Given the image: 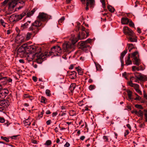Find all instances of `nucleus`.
Masks as SVG:
<instances>
[{"mask_svg": "<svg viewBox=\"0 0 147 147\" xmlns=\"http://www.w3.org/2000/svg\"><path fill=\"white\" fill-rule=\"evenodd\" d=\"M69 75V78L72 79H75L76 77V73L75 71L70 72Z\"/></svg>", "mask_w": 147, "mask_h": 147, "instance_id": "obj_17", "label": "nucleus"}, {"mask_svg": "<svg viewBox=\"0 0 147 147\" xmlns=\"http://www.w3.org/2000/svg\"><path fill=\"white\" fill-rule=\"evenodd\" d=\"M124 56H121L120 57V59L121 62V67L123 68V67L124 65V61L123 60Z\"/></svg>", "mask_w": 147, "mask_h": 147, "instance_id": "obj_33", "label": "nucleus"}, {"mask_svg": "<svg viewBox=\"0 0 147 147\" xmlns=\"http://www.w3.org/2000/svg\"><path fill=\"white\" fill-rule=\"evenodd\" d=\"M11 19H12L13 20H12V21H15L16 20H17V16L16 15L13 14L11 15L10 17V19L11 20Z\"/></svg>", "mask_w": 147, "mask_h": 147, "instance_id": "obj_36", "label": "nucleus"}, {"mask_svg": "<svg viewBox=\"0 0 147 147\" xmlns=\"http://www.w3.org/2000/svg\"><path fill=\"white\" fill-rule=\"evenodd\" d=\"M144 118L145 121L146 122H147V113H146L144 114Z\"/></svg>", "mask_w": 147, "mask_h": 147, "instance_id": "obj_62", "label": "nucleus"}, {"mask_svg": "<svg viewBox=\"0 0 147 147\" xmlns=\"http://www.w3.org/2000/svg\"><path fill=\"white\" fill-rule=\"evenodd\" d=\"M139 53L138 52V51H136L133 53L132 55H139Z\"/></svg>", "mask_w": 147, "mask_h": 147, "instance_id": "obj_59", "label": "nucleus"}, {"mask_svg": "<svg viewBox=\"0 0 147 147\" xmlns=\"http://www.w3.org/2000/svg\"><path fill=\"white\" fill-rule=\"evenodd\" d=\"M41 49L38 48L36 49L35 47L33 45L27 46L26 44H24L18 50L17 55H21L25 54H31L32 53L35 52V54L33 55H42Z\"/></svg>", "mask_w": 147, "mask_h": 147, "instance_id": "obj_1", "label": "nucleus"}, {"mask_svg": "<svg viewBox=\"0 0 147 147\" xmlns=\"http://www.w3.org/2000/svg\"><path fill=\"white\" fill-rule=\"evenodd\" d=\"M86 1V10H88V6L89 5H91L92 6V5H93L94 3V0H85V1ZM85 3H83L84 4H85Z\"/></svg>", "mask_w": 147, "mask_h": 147, "instance_id": "obj_15", "label": "nucleus"}, {"mask_svg": "<svg viewBox=\"0 0 147 147\" xmlns=\"http://www.w3.org/2000/svg\"><path fill=\"white\" fill-rule=\"evenodd\" d=\"M128 23H129V25L130 26L133 27H134V24L131 20H129Z\"/></svg>", "mask_w": 147, "mask_h": 147, "instance_id": "obj_48", "label": "nucleus"}, {"mask_svg": "<svg viewBox=\"0 0 147 147\" xmlns=\"http://www.w3.org/2000/svg\"><path fill=\"white\" fill-rule=\"evenodd\" d=\"M51 120L50 119H49L47 121L46 123L47 125H49L51 124Z\"/></svg>", "mask_w": 147, "mask_h": 147, "instance_id": "obj_63", "label": "nucleus"}, {"mask_svg": "<svg viewBox=\"0 0 147 147\" xmlns=\"http://www.w3.org/2000/svg\"><path fill=\"white\" fill-rule=\"evenodd\" d=\"M52 143L51 141V140H47L45 144V145H46L47 146H49Z\"/></svg>", "mask_w": 147, "mask_h": 147, "instance_id": "obj_44", "label": "nucleus"}, {"mask_svg": "<svg viewBox=\"0 0 147 147\" xmlns=\"http://www.w3.org/2000/svg\"><path fill=\"white\" fill-rule=\"evenodd\" d=\"M129 132L128 130H126L124 133V136L125 137H126L129 134Z\"/></svg>", "mask_w": 147, "mask_h": 147, "instance_id": "obj_57", "label": "nucleus"}, {"mask_svg": "<svg viewBox=\"0 0 147 147\" xmlns=\"http://www.w3.org/2000/svg\"><path fill=\"white\" fill-rule=\"evenodd\" d=\"M76 84L75 83H72L71 84L69 89V93L72 94L73 93L74 90L76 87Z\"/></svg>", "mask_w": 147, "mask_h": 147, "instance_id": "obj_16", "label": "nucleus"}, {"mask_svg": "<svg viewBox=\"0 0 147 147\" xmlns=\"http://www.w3.org/2000/svg\"><path fill=\"white\" fill-rule=\"evenodd\" d=\"M5 120L4 118L1 117L0 116V122L3 123L5 122Z\"/></svg>", "mask_w": 147, "mask_h": 147, "instance_id": "obj_56", "label": "nucleus"}, {"mask_svg": "<svg viewBox=\"0 0 147 147\" xmlns=\"http://www.w3.org/2000/svg\"><path fill=\"white\" fill-rule=\"evenodd\" d=\"M36 9L35 8L33 9L31 11L27 13V16L30 17L34 13Z\"/></svg>", "mask_w": 147, "mask_h": 147, "instance_id": "obj_26", "label": "nucleus"}, {"mask_svg": "<svg viewBox=\"0 0 147 147\" xmlns=\"http://www.w3.org/2000/svg\"><path fill=\"white\" fill-rule=\"evenodd\" d=\"M76 112L73 110H71L69 111V114L70 116H73L76 115Z\"/></svg>", "mask_w": 147, "mask_h": 147, "instance_id": "obj_46", "label": "nucleus"}, {"mask_svg": "<svg viewBox=\"0 0 147 147\" xmlns=\"http://www.w3.org/2000/svg\"><path fill=\"white\" fill-rule=\"evenodd\" d=\"M129 20L127 18H123L121 19V23L123 24H127L129 23Z\"/></svg>", "mask_w": 147, "mask_h": 147, "instance_id": "obj_18", "label": "nucleus"}, {"mask_svg": "<svg viewBox=\"0 0 147 147\" xmlns=\"http://www.w3.org/2000/svg\"><path fill=\"white\" fill-rule=\"evenodd\" d=\"M131 56H128L127 58L125 60V65H128L132 64V61L130 59Z\"/></svg>", "mask_w": 147, "mask_h": 147, "instance_id": "obj_19", "label": "nucleus"}, {"mask_svg": "<svg viewBox=\"0 0 147 147\" xmlns=\"http://www.w3.org/2000/svg\"><path fill=\"white\" fill-rule=\"evenodd\" d=\"M76 69L78 71L79 75H83V71H82L81 68L80 67H76Z\"/></svg>", "mask_w": 147, "mask_h": 147, "instance_id": "obj_25", "label": "nucleus"}, {"mask_svg": "<svg viewBox=\"0 0 147 147\" xmlns=\"http://www.w3.org/2000/svg\"><path fill=\"white\" fill-rule=\"evenodd\" d=\"M103 139L105 142H109V141L112 140V138L109 136H104L103 137Z\"/></svg>", "mask_w": 147, "mask_h": 147, "instance_id": "obj_20", "label": "nucleus"}, {"mask_svg": "<svg viewBox=\"0 0 147 147\" xmlns=\"http://www.w3.org/2000/svg\"><path fill=\"white\" fill-rule=\"evenodd\" d=\"M86 99L84 98L82 100L79 102L78 103V104L80 106H82L84 104H86L87 103V102L86 101Z\"/></svg>", "mask_w": 147, "mask_h": 147, "instance_id": "obj_23", "label": "nucleus"}, {"mask_svg": "<svg viewBox=\"0 0 147 147\" xmlns=\"http://www.w3.org/2000/svg\"><path fill=\"white\" fill-rule=\"evenodd\" d=\"M136 92L139 93L140 95H142V92L139 89L136 90Z\"/></svg>", "mask_w": 147, "mask_h": 147, "instance_id": "obj_60", "label": "nucleus"}, {"mask_svg": "<svg viewBox=\"0 0 147 147\" xmlns=\"http://www.w3.org/2000/svg\"><path fill=\"white\" fill-rule=\"evenodd\" d=\"M128 84L129 86L133 87L135 84H134L132 83V80H130L128 82Z\"/></svg>", "mask_w": 147, "mask_h": 147, "instance_id": "obj_49", "label": "nucleus"}, {"mask_svg": "<svg viewBox=\"0 0 147 147\" xmlns=\"http://www.w3.org/2000/svg\"><path fill=\"white\" fill-rule=\"evenodd\" d=\"M127 52V49H126L121 54V55H125Z\"/></svg>", "mask_w": 147, "mask_h": 147, "instance_id": "obj_54", "label": "nucleus"}, {"mask_svg": "<svg viewBox=\"0 0 147 147\" xmlns=\"http://www.w3.org/2000/svg\"><path fill=\"white\" fill-rule=\"evenodd\" d=\"M92 41V40L88 39L86 40L83 41H81L79 42V48L84 51L88 49L89 48V45L88 44L90 43Z\"/></svg>", "mask_w": 147, "mask_h": 147, "instance_id": "obj_4", "label": "nucleus"}, {"mask_svg": "<svg viewBox=\"0 0 147 147\" xmlns=\"http://www.w3.org/2000/svg\"><path fill=\"white\" fill-rule=\"evenodd\" d=\"M65 19L64 17L63 16L61 17L58 21L59 23L60 24V23H63V22Z\"/></svg>", "mask_w": 147, "mask_h": 147, "instance_id": "obj_45", "label": "nucleus"}, {"mask_svg": "<svg viewBox=\"0 0 147 147\" xmlns=\"http://www.w3.org/2000/svg\"><path fill=\"white\" fill-rule=\"evenodd\" d=\"M123 30V33L128 36H132L134 33V32L127 26L124 27Z\"/></svg>", "mask_w": 147, "mask_h": 147, "instance_id": "obj_7", "label": "nucleus"}, {"mask_svg": "<svg viewBox=\"0 0 147 147\" xmlns=\"http://www.w3.org/2000/svg\"><path fill=\"white\" fill-rule=\"evenodd\" d=\"M24 96L25 98H28L31 100H32L34 99L33 97L32 96H30L29 94H24Z\"/></svg>", "mask_w": 147, "mask_h": 147, "instance_id": "obj_27", "label": "nucleus"}, {"mask_svg": "<svg viewBox=\"0 0 147 147\" xmlns=\"http://www.w3.org/2000/svg\"><path fill=\"white\" fill-rule=\"evenodd\" d=\"M143 112L141 110H139L138 111V114L137 116L138 117H140L143 118Z\"/></svg>", "mask_w": 147, "mask_h": 147, "instance_id": "obj_37", "label": "nucleus"}, {"mask_svg": "<svg viewBox=\"0 0 147 147\" xmlns=\"http://www.w3.org/2000/svg\"><path fill=\"white\" fill-rule=\"evenodd\" d=\"M85 32L86 34V35L85 33L84 32H82L81 34L79 33L78 36V39L82 40L87 37L89 35V33L87 30H85Z\"/></svg>", "mask_w": 147, "mask_h": 147, "instance_id": "obj_11", "label": "nucleus"}, {"mask_svg": "<svg viewBox=\"0 0 147 147\" xmlns=\"http://www.w3.org/2000/svg\"><path fill=\"white\" fill-rule=\"evenodd\" d=\"M108 9L109 11L111 13L115 11V9L111 6H108Z\"/></svg>", "mask_w": 147, "mask_h": 147, "instance_id": "obj_38", "label": "nucleus"}, {"mask_svg": "<svg viewBox=\"0 0 147 147\" xmlns=\"http://www.w3.org/2000/svg\"><path fill=\"white\" fill-rule=\"evenodd\" d=\"M31 22L29 21H28L26 22L25 23L21 25V27L23 28V29H24L27 27L28 26Z\"/></svg>", "mask_w": 147, "mask_h": 147, "instance_id": "obj_24", "label": "nucleus"}, {"mask_svg": "<svg viewBox=\"0 0 147 147\" xmlns=\"http://www.w3.org/2000/svg\"><path fill=\"white\" fill-rule=\"evenodd\" d=\"M37 58L36 59V61H34L38 63H41L42 62L46 59L45 56H36Z\"/></svg>", "mask_w": 147, "mask_h": 147, "instance_id": "obj_12", "label": "nucleus"}, {"mask_svg": "<svg viewBox=\"0 0 147 147\" xmlns=\"http://www.w3.org/2000/svg\"><path fill=\"white\" fill-rule=\"evenodd\" d=\"M39 20L42 21H45L48 18L47 15L44 13H40L38 16Z\"/></svg>", "mask_w": 147, "mask_h": 147, "instance_id": "obj_9", "label": "nucleus"}, {"mask_svg": "<svg viewBox=\"0 0 147 147\" xmlns=\"http://www.w3.org/2000/svg\"><path fill=\"white\" fill-rule=\"evenodd\" d=\"M139 80L140 81L145 82L147 81V75H142L139 78Z\"/></svg>", "mask_w": 147, "mask_h": 147, "instance_id": "obj_21", "label": "nucleus"}, {"mask_svg": "<svg viewBox=\"0 0 147 147\" xmlns=\"http://www.w3.org/2000/svg\"><path fill=\"white\" fill-rule=\"evenodd\" d=\"M0 23L4 27H5V23L3 20L2 19L0 20Z\"/></svg>", "mask_w": 147, "mask_h": 147, "instance_id": "obj_51", "label": "nucleus"}, {"mask_svg": "<svg viewBox=\"0 0 147 147\" xmlns=\"http://www.w3.org/2000/svg\"><path fill=\"white\" fill-rule=\"evenodd\" d=\"M133 63L134 65L138 66L140 64V60L138 57L136 56H131Z\"/></svg>", "mask_w": 147, "mask_h": 147, "instance_id": "obj_10", "label": "nucleus"}, {"mask_svg": "<svg viewBox=\"0 0 147 147\" xmlns=\"http://www.w3.org/2000/svg\"><path fill=\"white\" fill-rule=\"evenodd\" d=\"M131 42H137V37L135 36L134 33L131 36H130L127 38Z\"/></svg>", "mask_w": 147, "mask_h": 147, "instance_id": "obj_14", "label": "nucleus"}, {"mask_svg": "<svg viewBox=\"0 0 147 147\" xmlns=\"http://www.w3.org/2000/svg\"><path fill=\"white\" fill-rule=\"evenodd\" d=\"M35 56H27L26 60L28 62H30L33 61V59L35 58Z\"/></svg>", "mask_w": 147, "mask_h": 147, "instance_id": "obj_22", "label": "nucleus"}, {"mask_svg": "<svg viewBox=\"0 0 147 147\" xmlns=\"http://www.w3.org/2000/svg\"><path fill=\"white\" fill-rule=\"evenodd\" d=\"M135 107L136 108L141 109H143V107L141 105L136 104L135 105Z\"/></svg>", "mask_w": 147, "mask_h": 147, "instance_id": "obj_40", "label": "nucleus"}, {"mask_svg": "<svg viewBox=\"0 0 147 147\" xmlns=\"http://www.w3.org/2000/svg\"><path fill=\"white\" fill-rule=\"evenodd\" d=\"M1 139H2L3 140L5 141L6 142H9V139L8 138H7L5 137H4L3 136H1Z\"/></svg>", "mask_w": 147, "mask_h": 147, "instance_id": "obj_39", "label": "nucleus"}, {"mask_svg": "<svg viewBox=\"0 0 147 147\" xmlns=\"http://www.w3.org/2000/svg\"><path fill=\"white\" fill-rule=\"evenodd\" d=\"M133 87L134 88V89L136 90L139 89V86L138 84H135Z\"/></svg>", "mask_w": 147, "mask_h": 147, "instance_id": "obj_52", "label": "nucleus"}, {"mask_svg": "<svg viewBox=\"0 0 147 147\" xmlns=\"http://www.w3.org/2000/svg\"><path fill=\"white\" fill-rule=\"evenodd\" d=\"M47 102V99L45 97L43 96L41 97L40 100L41 102L46 104Z\"/></svg>", "mask_w": 147, "mask_h": 147, "instance_id": "obj_29", "label": "nucleus"}, {"mask_svg": "<svg viewBox=\"0 0 147 147\" xmlns=\"http://www.w3.org/2000/svg\"><path fill=\"white\" fill-rule=\"evenodd\" d=\"M132 70L133 71H134L136 70L138 71L140 70V68H139V67H137L135 66H132Z\"/></svg>", "mask_w": 147, "mask_h": 147, "instance_id": "obj_41", "label": "nucleus"}, {"mask_svg": "<svg viewBox=\"0 0 147 147\" xmlns=\"http://www.w3.org/2000/svg\"><path fill=\"white\" fill-rule=\"evenodd\" d=\"M10 101L8 99L0 100V105L4 108L8 107L10 105Z\"/></svg>", "mask_w": 147, "mask_h": 147, "instance_id": "obj_8", "label": "nucleus"}, {"mask_svg": "<svg viewBox=\"0 0 147 147\" xmlns=\"http://www.w3.org/2000/svg\"><path fill=\"white\" fill-rule=\"evenodd\" d=\"M16 16H17V20H20L22 18V16H21V15H16Z\"/></svg>", "mask_w": 147, "mask_h": 147, "instance_id": "obj_55", "label": "nucleus"}, {"mask_svg": "<svg viewBox=\"0 0 147 147\" xmlns=\"http://www.w3.org/2000/svg\"><path fill=\"white\" fill-rule=\"evenodd\" d=\"M95 86L94 85H91L89 87V89L90 90H92L95 89Z\"/></svg>", "mask_w": 147, "mask_h": 147, "instance_id": "obj_47", "label": "nucleus"}, {"mask_svg": "<svg viewBox=\"0 0 147 147\" xmlns=\"http://www.w3.org/2000/svg\"><path fill=\"white\" fill-rule=\"evenodd\" d=\"M32 35V34L29 32H28L26 34V40H29L31 37V36Z\"/></svg>", "mask_w": 147, "mask_h": 147, "instance_id": "obj_31", "label": "nucleus"}, {"mask_svg": "<svg viewBox=\"0 0 147 147\" xmlns=\"http://www.w3.org/2000/svg\"><path fill=\"white\" fill-rule=\"evenodd\" d=\"M23 122L26 126L27 125H30L31 124V122L29 121L28 119L24 121Z\"/></svg>", "mask_w": 147, "mask_h": 147, "instance_id": "obj_34", "label": "nucleus"}, {"mask_svg": "<svg viewBox=\"0 0 147 147\" xmlns=\"http://www.w3.org/2000/svg\"><path fill=\"white\" fill-rule=\"evenodd\" d=\"M9 91L6 89H2L0 90V98H5L9 93Z\"/></svg>", "mask_w": 147, "mask_h": 147, "instance_id": "obj_13", "label": "nucleus"}, {"mask_svg": "<svg viewBox=\"0 0 147 147\" xmlns=\"http://www.w3.org/2000/svg\"><path fill=\"white\" fill-rule=\"evenodd\" d=\"M41 23L40 20H36L33 23L29 28L30 30H32L35 34L37 33L40 29L39 27L41 26Z\"/></svg>", "mask_w": 147, "mask_h": 147, "instance_id": "obj_3", "label": "nucleus"}, {"mask_svg": "<svg viewBox=\"0 0 147 147\" xmlns=\"http://www.w3.org/2000/svg\"><path fill=\"white\" fill-rule=\"evenodd\" d=\"M100 1L102 3V7L103 8L105 7V2L104 0H100Z\"/></svg>", "mask_w": 147, "mask_h": 147, "instance_id": "obj_53", "label": "nucleus"}, {"mask_svg": "<svg viewBox=\"0 0 147 147\" xmlns=\"http://www.w3.org/2000/svg\"><path fill=\"white\" fill-rule=\"evenodd\" d=\"M88 105H86L84 108V109H82V112H84L86 111H89L90 110L88 108Z\"/></svg>", "mask_w": 147, "mask_h": 147, "instance_id": "obj_43", "label": "nucleus"}, {"mask_svg": "<svg viewBox=\"0 0 147 147\" xmlns=\"http://www.w3.org/2000/svg\"><path fill=\"white\" fill-rule=\"evenodd\" d=\"M127 95L128 96L130 100L132 99V91H131L130 90H127Z\"/></svg>", "mask_w": 147, "mask_h": 147, "instance_id": "obj_28", "label": "nucleus"}, {"mask_svg": "<svg viewBox=\"0 0 147 147\" xmlns=\"http://www.w3.org/2000/svg\"><path fill=\"white\" fill-rule=\"evenodd\" d=\"M9 0H5L3 2V4L5 5L6 4ZM18 0H12L11 2L9 4V10L11 8H14L17 4Z\"/></svg>", "mask_w": 147, "mask_h": 147, "instance_id": "obj_6", "label": "nucleus"}, {"mask_svg": "<svg viewBox=\"0 0 147 147\" xmlns=\"http://www.w3.org/2000/svg\"><path fill=\"white\" fill-rule=\"evenodd\" d=\"M142 74L138 72H136L134 73L135 76L139 80V78L141 76Z\"/></svg>", "mask_w": 147, "mask_h": 147, "instance_id": "obj_32", "label": "nucleus"}, {"mask_svg": "<svg viewBox=\"0 0 147 147\" xmlns=\"http://www.w3.org/2000/svg\"><path fill=\"white\" fill-rule=\"evenodd\" d=\"M44 113V111L42 109V111L41 112L40 114H39L38 115V117H40V118H42L43 116V114Z\"/></svg>", "mask_w": 147, "mask_h": 147, "instance_id": "obj_50", "label": "nucleus"}, {"mask_svg": "<svg viewBox=\"0 0 147 147\" xmlns=\"http://www.w3.org/2000/svg\"><path fill=\"white\" fill-rule=\"evenodd\" d=\"M78 39L76 38L73 39L71 43L70 42H65L63 45V49L65 52H69V53L72 51L74 48L75 43L78 41Z\"/></svg>", "mask_w": 147, "mask_h": 147, "instance_id": "obj_2", "label": "nucleus"}, {"mask_svg": "<svg viewBox=\"0 0 147 147\" xmlns=\"http://www.w3.org/2000/svg\"><path fill=\"white\" fill-rule=\"evenodd\" d=\"M65 147H69L70 146V144L68 142H66L64 145Z\"/></svg>", "mask_w": 147, "mask_h": 147, "instance_id": "obj_64", "label": "nucleus"}, {"mask_svg": "<svg viewBox=\"0 0 147 147\" xmlns=\"http://www.w3.org/2000/svg\"><path fill=\"white\" fill-rule=\"evenodd\" d=\"M141 99V97L138 95V96L136 97L134 99V100H140Z\"/></svg>", "mask_w": 147, "mask_h": 147, "instance_id": "obj_58", "label": "nucleus"}, {"mask_svg": "<svg viewBox=\"0 0 147 147\" xmlns=\"http://www.w3.org/2000/svg\"><path fill=\"white\" fill-rule=\"evenodd\" d=\"M62 51L60 47L58 46H54L51 48L49 53L50 55H59L62 54Z\"/></svg>", "mask_w": 147, "mask_h": 147, "instance_id": "obj_5", "label": "nucleus"}, {"mask_svg": "<svg viewBox=\"0 0 147 147\" xmlns=\"http://www.w3.org/2000/svg\"><path fill=\"white\" fill-rule=\"evenodd\" d=\"M45 93L46 95L48 96H50L51 95V91L49 89H47L46 90Z\"/></svg>", "mask_w": 147, "mask_h": 147, "instance_id": "obj_42", "label": "nucleus"}, {"mask_svg": "<svg viewBox=\"0 0 147 147\" xmlns=\"http://www.w3.org/2000/svg\"><path fill=\"white\" fill-rule=\"evenodd\" d=\"M96 65V70H97L100 71L101 69V66L97 63L94 62Z\"/></svg>", "mask_w": 147, "mask_h": 147, "instance_id": "obj_30", "label": "nucleus"}, {"mask_svg": "<svg viewBox=\"0 0 147 147\" xmlns=\"http://www.w3.org/2000/svg\"><path fill=\"white\" fill-rule=\"evenodd\" d=\"M128 46V49L129 51H130L131 50L134 48V46L132 44H127Z\"/></svg>", "mask_w": 147, "mask_h": 147, "instance_id": "obj_35", "label": "nucleus"}, {"mask_svg": "<svg viewBox=\"0 0 147 147\" xmlns=\"http://www.w3.org/2000/svg\"><path fill=\"white\" fill-rule=\"evenodd\" d=\"M32 80L34 82H36L37 80V78L35 76L32 77Z\"/></svg>", "mask_w": 147, "mask_h": 147, "instance_id": "obj_61", "label": "nucleus"}]
</instances>
